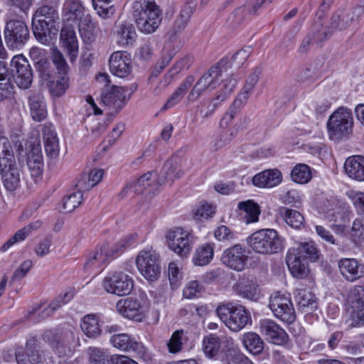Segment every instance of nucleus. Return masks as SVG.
<instances>
[{
  "label": "nucleus",
  "mask_w": 364,
  "mask_h": 364,
  "mask_svg": "<svg viewBox=\"0 0 364 364\" xmlns=\"http://www.w3.org/2000/svg\"><path fill=\"white\" fill-rule=\"evenodd\" d=\"M184 172L178 167L177 164L173 159H168L164 163L159 175L156 176V183H154V188H151V191H158L160 186L171 181H174L176 179L180 178Z\"/></svg>",
  "instance_id": "nucleus-23"
},
{
  "label": "nucleus",
  "mask_w": 364,
  "mask_h": 364,
  "mask_svg": "<svg viewBox=\"0 0 364 364\" xmlns=\"http://www.w3.org/2000/svg\"><path fill=\"white\" fill-rule=\"evenodd\" d=\"M30 114L32 119L36 122H41L47 117V109L42 95L33 94L28 97Z\"/></svg>",
  "instance_id": "nucleus-30"
},
{
  "label": "nucleus",
  "mask_w": 364,
  "mask_h": 364,
  "mask_svg": "<svg viewBox=\"0 0 364 364\" xmlns=\"http://www.w3.org/2000/svg\"><path fill=\"white\" fill-rule=\"evenodd\" d=\"M215 245L205 243L198 246L192 257L194 265L203 267L208 265L213 259Z\"/></svg>",
  "instance_id": "nucleus-32"
},
{
  "label": "nucleus",
  "mask_w": 364,
  "mask_h": 364,
  "mask_svg": "<svg viewBox=\"0 0 364 364\" xmlns=\"http://www.w3.org/2000/svg\"><path fill=\"white\" fill-rule=\"evenodd\" d=\"M78 28L80 34L85 43H91L96 38L95 25L91 16H85L79 21Z\"/></svg>",
  "instance_id": "nucleus-41"
},
{
  "label": "nucleus",
  "mask_w": 364,
  "mask_h": 364,
  "mask_svg": "<svg viewBox=\"0 0 364 364\" xmlns=\"http://www.w3.org/2000/svg\"><path fill=\"white\" fill-rule=\"evenodd\" d=\"M203 291V286L198 281H191L183 289V296L188 299L198 296Z\"/></svg>",
  "instance_id": "nucleus-62"
},
{
  "label": "nucleus",
  "mask_w": 364,
  "mask_h": 364,
  "mask_svg": "<svg viewBox=\"0 0 364 364\" xmlns=\"http://www.w3.org/2000/svg\"><path fill=\"white\" fill-rule=\"evenodd\" d=\"M224 65V60H222L205 72L193 85L187 96V100L189 102H195L205 91L216 89L222 77Z\"/></svg>",
  "instance_id": "nucleus-7"
},
{
  "label": "nucleus",
  "mask_w": 364,
  "mask_h": 364,
  "mask_svg": "<svg viewBox=\"0 0 364 364\" xmlns=\"http://www.w3.org/2000/svg\"><path fill=\"white\" fill-rule=\"evenodd\" d=\"M114 33L117 35V42L121 46L132 45L136 41V33L130 23L122 22L116 24Z\"/></svg>",
  "instance_id": "nucleus-31"
},
{
  "label": "nucleus",
  "mask_w": 364,
  "mask_h": 364,
  "mask_svg": "<svg viewBox=\"0 0 364 364\" xmlns=\"http://www.w3.org/2000/svg\"><path fill=\"white\" fill-rule=\"evenodd\" d=\"M269 307L275 317L283 322L291 323L295 321V310L289 295L279 292L269 298Z\"/></svg>",
  "instance_id": "nucleus-11"
},
{
  "label": "nucleus",
  "mask_w": 364,
  "mask_h": 364,
  "mask_svg": "<svg viewBox=\"0 0 364 364\" xmlns=\"http://www.w3.org/2000/svg\"><path fill=\"white\" fill-rule=\"evenodd\" d=\"M341 275L353 282L364 277V264L353 258H342L338 263Z\"/></svg>",
  "instance_id": "nucleus-20"
},
{
  "label": "nucleus",
  "mask_w": 364,
  "mask_h": 364,
  "mask_svg": "<svg viewBox=\"0 0 364 364\" xmlns=\"http://www.w3.org/2000/svg\"><path fill=\"white\" fill-rule=\"evenodd\" d=\"M42 223L40 220L31 223L27 226L18 230L11 238H9L0 248L1 251L6 252L14 244L23 241L26 237L35 230L41 228Z\"/></svg>",
  "instance_id": "nucleus-36"
},
{
  "label": "nucleus",
  "mask_w": 364,
  "mask_h": 364,
  "mask_svg": "<svg viewBox=\"0 0 364 364\" xmlns=\"http://www.w3.org/2000/svg\"><path fill=\"white\" fill-rule=\"evenodd\" d=\"M291 249L296 250L295 252L301 255L304 259H309L314 262H317L321 256L319 250L313 241L299 242L296 247H293Z\"/></svg>",
  "instance_id": "nucleus-39"
},
{
  "label": "nucleus",
  "mask_w": 364,
  "mask_h": 364,
  "mask_svg": "<svg viewBox=\"0 0 364 364\" xmlns=\"http://www.w3.org/2000/svg\"><path fill=\"white\" fill-rule=\"evenodd\" d=\"M89 361L90 364H110L112 356L107 350L97 347H90L87 349Z\"/></svg>",
  "instance_id": "nucleus-48"
},
{
  "label": "nucleus",
  "mask_w": 364,
  "mask_h": 364,
  "mask_svg": "<svg viewBox=\"0 0 364 364\" xmlns=\"http://www.w3.org/2000/svg\"><path fill=\"white\" fill-rule=\"evenodd\" d=\"M116 308L124 317L138 321L142 319V307L136 299L128 297L120 299L117 303Z\"/></svg>",
  "instance_id": "nucleus-27"
},
{
  "label": "nucleus",
  "mask_w": 364,
  "mask_h": 364,
  "mask_svg": "<svg viewBox=\"0 0 364 364\" xmlns=\"http://www.w3.org/2000/svg\"><path fill=\"white\" fill-rule=\"evenodd\" d=\"M240 295L251 301H257L259 298L258 286L252 282L248 284L240 283L237 287Z\"/></svg>",
  "instance_id": "nucleus-50"
},
{
  "label": "nucleus",
  "mask_w": 364,
  "mask_h": 364,
  "mask_svg": "<svg viewBox=\"0 0 364 364\" xmlns=\"http://www.w3.org/2000/svg\"><path fill=\"white\" fill-rule=\"evenodd\" d=\"M252 52V48L251 46H247L239 50L230 58V65L235 68H240L246 62Z\"/></svg>",
  "instance_id": "nucleus-53"
},
{
  "label": "nucleus",
  "mask_w": 364,
  "mask_h": 364,
  "mask_svg": "<svg viewBox=\"0 0 364 364\" xmlns=\"http://www.w3.org/2000/svg\"><path fill=\"white\" fill-rule=\"evenodd\" d=\"M215 239L220 242H229L235 238V233L227 226L220 225L214 230Z\"/></svg>",
  "instance_id": "nucleus-58"
},
{
  "label": "nucleus",
  "mask_w": 364,
  "mask_h": 364,
  "mask_svg": "<svg viewBox=\"0 0 364 364\" xmlns=\"http://www.w3.org/2000/svg\"><path fill=\"white\" fill-rule=\"evenodd\" d=\"M26 164L32 177L40 176L43 171V159L39 144H31L26 154Z\"/></svg>",
  "instance_id": "nucleus-25"
},
{
  "label": "nucleus",
  "mask_w": 364,
  "mask_h": 364,
  "mask_svg": "<svg viewBox=\"0 0 364 364\" xmlns=\"http://www.w3.org/2000/svg\"><path fill=\"white\" fill-rule=\"evenodd\" d=\"M215 313L225 325L234 332L241 331L252 322L250 313L240 304L233 303L220 304Z\"/></svg>",
  "instance_id": "nucleus-3"
},
{
  "label": "nucleus",
  "mask_w": 364,
  "mask_h": 364,
  "mask_svg": "<svg viewBox=\"0 0 364 364\" xmlns=\"http://www.w3.org/2000/svg\"><path fill=\"white\" fill-rule=\"evenodd\" d=\"M156 172L149 171L134 181L129 182L121 191L119 196L121 198L125 197L129 192L137 194H154L156 191H151V188H154L156 183Z\"/></svg>",
  "instance_id": "nucleus-16"
},
{
  "label": "nucleus",
  "mask_w": 364,
  "mask_h": 364,
  "mask_svg": "<svg viewBox=\"0 0 364 364\" xmlns=\"http://www.w3.org/2000/svg\"><path fill=\"white\" fill-rule=\"evenodd\" d=\"M33 265L31 260L28 259L21 263L19 267H18L14 272L11 282H14L23 278L28 272L30 270Z\"/></svg>",
  "instance_id": "nucleus-64"
},
{
  "label": "nucleus",
  "mask_w": 364,
  "mask_h": 364,
  "mask_svg": "<svg viewBox=\"0 0 364 364\" xmlns=\"http://www.w3.org/2000/svg\"><path fill=\"white\" fill-rule=\"evenodd\" d=\"M168 247L181 257H186L191 250L190 232L181 228L169 230L166 234Z\"/></svg>",
  "instance_id": "nucleus-13"
},
{
  "label": "nucleus",
  "mask_w": 364,
  "mask_h": 364,
  "mask_svg": "<svg viewBox=\"0 0 364 364\" xmlns=\"http://www.w3.org/2000/svg\"><path fill=\"white\" fill-rule=\"evenodd\" d=\"M5 43L12 50H20L30 38L28 26L23 19L8 18L4 30Z\"/></svg>",
  "instance_id": "nucleus-6"
},
{
  "label": "nucleus",
  "mask_w": 364,
  "mask_h": 364,
  "mask_svg": "<svg viewBox=\"0 0 364 364\" xmlns=\"http://www.w3.org/2000/svg\"><path fill=\"white\" fill-rule=\"evenodd\" d=\"M82 193L74 192L65 196L63 200V210L64 213H70L78 207L82 201Z\"/></svg>",
  "instance_id": "nucleus-52"
},
{
  "label": "nucleus",
  "mask_w": 364,
  "mask_h": 364,
  "mask_svg": "<svg viewBox=\"0 0 364 364\" xmlns=\"http://www.w3.org/2000/svg\"><path fill=\"white\" fill-rule=\"evenodd\" d=\"M294 299L300 310L311 312L317 308L315 295L306 289H296Z\"/></svg>",
  "instance_id": "nucleus-33"
},
{
  "label": "nucleus",
  "mask_w": 364,
  "mask_h": 364,
  "mask_svg": "<svg viewBox=\"0 0 364 364\" xmlns=\"http://www.w3.org/2000/svg\"><path fill=\"white\" fill-rule=\"evenodd\" d=\"M57 1H49L38 7L33 15L32 31L36 39L43 45L55 39L60 26Z\"/></svg>",
  "instance_id": "nucleus-1"
},
{
  "label": "nucleus",
  "mask_w": 364,
  "mask_h": 364,
  "mask_svg": "<svg viewBox=\"0 0 364 364\" xmlns=\"http://www.w3.org/2000/svg\"><path fill=\"white\" fill-rule=\"evenodd\" d=\"M80 327L83 333L89 338H95L102 333L98 317L95 314H88L83 317Z\"/></svg>",
  "instance_id": "nucleus-38"
},
{
  "label": "nucleus",
  "mask_w": 364,
  "mask_h": 364,
  "mask_svg": "<svg viewBox=\"0 0 364 364\" xmlns=\"http://www.w3.org/2000/svg\"><path fill=\"white\" fill-rule=\"evenodd\" d=\"M242 343L245 348L254 355L260 354L264 349V341L255 332H247L242 336Z\"/></svg>",
  "instance_id": "nucleus-42"
},
{
  "label": "nucleus",
  "mask_w": 364,
  "mask_h": 364,
  "mask_svg": "<svg viewBox=\"0 0 364 364\" xmlns=\"http://www.w3.org/2000/svg\"><path fill=\"white\" fill-rule=\"evenodd\" d=\"M136 264L140 273L148 281L155 282L160 277L161 259L155 251H141L136 258Z\"/></svg>",
  "instance_id": "nucleus-9"
},
{
  "label": "nucleus",
  "mask_w": 364,
  "mask_h": 364,
  "mask_svg": "<svg viewBox=\"0 0 364 364\" xmlns=\"http://www.w3.org/2000/svg\"><path fill=\"white\" fill-rule=\"evenodd\" d=\"M26 349L31 364H55L53 357L40 348L39 341L36 336L27 339Z\"/></svg>",
  "instance_id": "nucleus-22"
},
{
  "label": "nucleus",
  "mask_w": 364,
  "mask_h": 364,
  "mask_svg": "<svg viewBox=\"0 0 364 364\" xmlns=\"http://www.w3.org/2000/svg\"><path fill=\"white\" fill-rule=\"evenodd\" d=\"M248 245L257 253L276 254L282 249V240L274 229H261L249 236Z\"/></svg>",
  "instance_id": "nucleus-5"
},
{
  "label": "nucleus",
  "mask_w": 364,
  "mask_h": 364,
  "mask_svg": "<svg viewBox=\"0 0 364 364\" xmlns=\"http://www.w3.org/2000/svg\"><path fill=\"white\" fill-rule=\"evenodd\" d=\"M189 17L190 16L188 14H184L182 13L181 14L180 16L175 21L172 31L173 33L170 36L171 40H175L177 35L186 27L189 21Z\"/></svg>",
  "instance_id": "nucleus-59"
},
{
  "label": "nucleus",
  "mask_w": 364,
  "mask_h": 364,
  "mask_svg": "<svg viewBox=\"0 0 364 364\" xmlns=\"http://www.w3.org/2000/svg\"><path fill=\"white\" fill-rule=\"evenodd\" d=\"M265 173V184L267 188H272L279 184L282 179V173L278 169L264 171Z\"/></svg>",
  "instance_id": "nucleus-57"
},
{
  "label": "nucleus",
  "mask_w": 364,
  "mask_h": 364,
  "mask_svg": "<svg viewBox=\"0 0 364 364\" xmlns=\"http://www.w3.org/2000/svg\"><path fill=\"white\" fill-rule=\"evenodd\" d=\"M243 355L238 348H230V349L225 350L222 362L223 364H237Z\"/></svg>",
  "instance_id": "nucleus-60"
},
{
  "label": "nucleus",
  "mask_w": 364,
  "mask_h": 364,
  "mask_svg": "<svg viewBox=\"0 0 364 364\" xmlns=\"http://www.w3.org/2000/svg\"><path fill=\"white\" fill-rule=\"evenodd\" d=\"M220 346L221 341L215 334H210L203 338V350L209 358H213L218 354Z\"/></svg>",
  "instance_id": "nucleus-45"
},
{
  "label": "nucleus",
  "mask_w": 364,
  "mask_h": 364,
  "mask_svg": "<svg viewBox=\"0 0 364 364\" xmlns=\"http://www.w3.org/2000/svg\"><path fill=\"white\" fill-rule=\"evenodd\" d=\"M237 85V80L230 75L225 80H223L222 88L216 93L215 96L212 98L208 105L209 111L207 112L204 117H207L210 115L215 109L224 102L228 97L232 93Z\"/></svg>",
  "instance_id": "nucleus-28"
},
{
  "label": "nucleus",
  "mask_w": 364,
  "mask_h": 364,
  "mask_svg": "<svg viewBox=\"0 0 364 364\" xmlns=\"http://www.w3.org/2000/svg\"><path fill=\"white\" fill-rule=\"evenodd\" d=\"M183 331L178 330L173 332L168 343V350L171 353H176L181 350L184 341Z\"/></svg>",
  "instance_id": "nucleus-54"
},
{
  "label": "nucleus",
  "mask_w": 364,
  "mask_h": 364,
  "mask_svg": "<svg viewBox=\"0 0 364 364\" xmlns=\"http://www.w3.org/2000/svg\"><path fill=\"white\" fill-rule=\"evenodd\" d=\"M347 302L353 309L352 315L364 307V288L359 285L351 288L348 292Z\"/></svg>",
  "instance_id": "nucleus-44"
},
{
  "label": "nucleus",
  "mask_w": 364,
  "mask_h": 364,
  "mask_svg": "<svg viewBox=\"0 0 364 364\" xmlns=\"http://www.w3.org/2000/svg\"><path fill=\"white\" fill-rule=\"evenodd\" d=\"M279 215L286 223L294 229H300L304 223V216L297 210L286 207L279 208Z\"/></svg>",
  "instance_id": "nucleus-43"
},
{
  "label": "nucleus",
  "mask_w": 364,
  "mask_h": 364,
  "mask_svg": "<svg viewBox=\"0 0 364 364\" xmlns=\"http://www.w3.org/2000/svg\"><path fill=\"white\" fill-rule=\"evenodd\" d=\"M60 79L52 82L50 91L55 96H62L69 87V77L67 75H59Z\"/></svg>",
  "instance_id": "nucleus-55"
},
{
  "label": "nucleus",
  "mask_w": 364,
  "mask_h": 364,
  "mask_svg": "<svg viewBox=\"0 0 364 364\" xmlns=\"http://www.w3.org/2000/svg\"><path fill=\"white\" fill-rule=\"evenodd\" d=\"M333 28H331V24L329 26H323L321 22H318L314 25L309 33L316 43L321 45L333 35Z\"/></svg>",
  "instance_id": "nucleus-46"
},
{
  "label": "nucleus",
  "mask_w": 364,
  "mask_h": 364,
  "mask_svg": "<svg viewBox=\"0 0 364 364\" xmlns=\"http://www.w3.org/2000/svg\"><path fill=\"white\" fill-rule=\"evenodd\" d=\"M194 80L195 78L193 75H188L167 100L163 109H170L179 103L194 82Z\"/></svg>",
  "instance_id": "nucleus-35"
},
{
  "label": "nucleus",
  "mask_w": 364,
  "mask_h": 364,
  "mask_svg": "<svg viewBox=\"0 0 364 364\" xmlns=\"http://www.w3.org/2000/svg\"><path fill=\"white\" fill-rule=\"evenodd\" d=\"M0 176L2 183L9 191H14L20 186V168L15 157L2 159L0 161Z\"/></svg>",
  "instance_id": "nucleus-15"
},
{
  "label": "nucleus",
  "mask_w": 364,
  "mask_h": 364,
  "mask_svg": "<svg viewBox=\"0 0 364 364\" xmlns=\"http://www.w3.org/2000/svg\"><path fill=\"white\" fill-rule=\"evenodd\" d=\"M42 338L53 349H58L63 347L70 339L73 338V332L68 328H59L45 331Z\"/></svg>",
  "instance_id": "nucleus-26"
},
{
  "label": "nucleus",
  "mask_w": 364,
  "mask_h": 364,
  "mask_svg": "<svg viewBox=\"0 0 364 364\" xmlns=\"http://www.w3.org/2000/svg\"><path fill=\"white\" fill-rule=\"evenodd\" d=\"M364 12L363 5L338 9L330 18L331 28L333 30L345 31L355 28Z\"/></svg>",
  "instance_id": "nucleus-8"
},
{
  "label": "nucleus",
  "mask_w": 364,
  "mask_h": 364,
  "mask_svg": "<svg viewBox=\"0 0 364 364\" xmlns=\"http://www.w3.org/2000/svg\"><path fill=\"white\" fill-rule=\"evenodd\" d=\"M52 61L55 66L58 74L59 75L68 76V75L70 70V68L65 59V57L58 49H55L53 51Z\"/></svg>",
  "instance_id": "nucleus-51"
},
{
  "label": "nucleus",
  "mask_w": 364,
  "mask_h": 364,
  "mask_svg": "<svg viewBox=\"0 0 364 364\" xmlns=\"http://www.w3.org/2000/svg\"><path fill=\"white\" fill-rule=\"evenodd\" d=\"M344 171L346 175L358 182L364 181V156L354 155L346 159L344 163Z\"/></svg>",
  "instance_id": "nucleus-29"
},
{
  "label": "nucleus",
  "mask_w": 364,
  "mask_h": 364,
  "mask_svg": "<svg viewBox=\"0 0 364 364\" xmlns=\"http://www.w3.org/2000/svg\"><path fill=\"white\" fill-rule=\"evenodd\" d=\"M110 342L114 347L124 351H138L143 347L141 343L136 342L127 333L113 335L110 338Z\"/></svg>",
  "instance_id": "nucleus-34"
},
{
  "label": "nucleus",
  "mask_w": 364,
  "mask_h": 364,
  "mask_svg": "<svg viewBox=\"0 0 364 364\" xmlns=\"http://www.w3.org/2000/svg\"><path fill=\"white\" fill-rule=\"evenodd\" d=\"M110 4L111 3H102L100 4L95 3V4H93V7L100 17L108 18L112 16L115 11V9Z\"/></svg>",
  "instance_id": "nucleus-63"
},
{
  "label": "nucleus",
  "mask_w": 364,
  "mask_h": 364,
  "mask_svg": "<svg viewBox=\"0 0 364 364\" xmlns=\"http://www.w3.org/2000/svg\"><path fill=\"white\" fill-rule=\"evenodd\" d=\"M15 86L9 70L0 77V101L11 99L14 94Z\"/></svg>",
  "instance_id": "nucleus-47"
},
{
  "label": "nucleus",
  "mask_w": 364,
  "mask_h": 364,
  "mask_svg": "<svg viewBox=\"0 0 364 364\" xmlns=\"http://www.w3.org/2000/svg\"><path fill=\"white\" fill-rule=\"evenodd\" d=\"M247 260L245 248L239 244L226 249L221 256L224 265L237 272L245 269Z\"/></svg>",
  "instance_id": "nucleus-17"
},
{
  "label": "nucleus",
  "mask_w": 364,
  "mask_h": 364,
  "mask_svg": "<svg viewBox=\"0 0 364 364\" xmlns=\"http://www.w3.org/2000/svg\"><path fill=\"white\" fill-rule=\"evenodd\" d=\"M295 251L291 249L289 250L286 257V262L292 276L302 279L307 277L309 272L308 263L304 258L301 257V255Z\"/></svg>",
  "instance_id": "nucleus-24"
},
{
  "label": "nucleus",
  "mask_w": 364,
  "mask_h": 364,
  "mask_svg": "<svg viewBox=\"0 0 364 364\" xmlns=\"http://www.w3.org/2000/svg\"><path fill=\"white\" fill-rule=\"evenodd\" d=\"M259 330L266 340L273 344L283 346L289 341V338L287 333L274 321L261 320Z\"/></svg>",
  "instance_id": "nucleus-18"
},
{
  "label": "nucleus",
  "mask_w": 364,
  "mask_h": 364,
  "mask_svg": "<svg viewBox=\"0 0 364 364\" xmlns=\"http://www.w3.org/2000/svg\"><path fill=\"white\" fill-rule=\"evenodd\" d=\"M241 213L242 218L246 224L255 223L258 221L260 214L259 206L257 203L251 200L240 202L237 205Z\"/></svg>",
  "instance_id": "nucleus-37"
},
{
  "label": "nucleus",
  "mask_w": 364,
  "mask_h": 364,
  "mask_svg": "<svg viewBox=\"0 0 364 364\" xmlns=\"http://www.w3.org/2000/svg\"><path fill=\"white\" fill-rule=\"evenodd\" d=\"M131 14L139 31L145 34L154 33L162 21V11L154 0H134Z\"/></svg>",
  "instance_id": "nucleus-2"
},
{
  "label": "nucleus",
  "mask_w": 364,
  "mask_h": 364,
  "mask_svg": "<svg viewBox=\"0 0 364 364\" xmlns=\"http://www.w3.org/2000/svg\"><path fill=\"white\" fill-rule=\"evenodd\" d=\"M127 90V89L124 87L106 85L101 93V100L109 108L112 114L119 113L127 104L128 101L125 95Z\"/></svg>",
  "instance_id": "nucleus-14"
},
{
  "label": "nucleus",
  "mask_w": 364,
  "mask_h": 364,
  "mask_svg": "<svg viewBox=\"0 0 364 364\" xmlns=\"http://www.w3.org/2000/svg\"><path fill=\"white\" fill-rule=\"evenodd\" d=\"M136 234H130L122 238L113 247V252L118 253L122 252L127 248L133 246L136 242Z\"/></svg>",
  "instance_id": "nucleus-61"
},
{
  "label": "nucleus",
  "mask_w": 364,
  "mask_h": 364,
  "mask_svg": "<svg viewBox=\"0 0 364 364\" xmlns=\"http://www.w3.org/2000/svg\"><path fill=\"white\" fill-rule=\"evenodd\" d=\"M353 117L350 109L341 107L328 118L327 129L329 138L336 141L348 139L353 133Z\"/></svg>",
  "instance_id": "nucleus-4"
},
{
  "label": "nucleus",
  "mask_w": 364,
  "mask_h": 364,
  "mask_svg": "<svg viewBox=\"0 0 364 364\" xmlns=\"http://www.w3.org/2000/svg\"><path fill=\"white\" fill-rule=\"evenodd\" d=\"M10 75L19 88L31 87L33 74L28 60L23 55L14 56L10 63Z\"/></svg>",
  "instance_id": "nucleus-10"
},
{
  "label": "nucleus",
  "mask_w": 364,
  "mask_h": 364,
  "mask_svg": "<svg viewBox=\"0 0 364 364\" xmlns=\"http://www.w3.org/2000/svg\"><path fill=\"white\" fill-rule=\"evenodd\" d=\"M291 177L292 181L297 183H306L312 177L311 168L305 164H299L292 169Z\"/></svg>",
  "instance_id": "nucleus-49"
},
{
  "label": "nucleus",
  "mask_w": 364,
  "mask_h": 364,
  "mask_svg": "<svg viewBox=\"0 0 364 364\" xmlns=\"http://www.w3.org/2000/svg\"><path fill=\"white\" fill-rule=\"evenodd\" d=\"M84 6L80 0H65L63 14L70 20H80L84 16Z\"/></svg>",
  "instance_id": "nucleus-40"
},
{
  "label": "nucleus",
  "mask_w": 364,
  "mask_h": 364,
  "mask_svg": "<svg viewBox=\"0 0 364 364\" xmlns=\"http://www.w3.org/2000/svg\"><path fill=\"white\" fill-rule=\"evenodd\" d=\"M9 157H14L12 146L8 138L0 132V161Z\"/></svg>",
  "instance_id": "nucleus-56"
},
{
  "label": "nucleus",
  "mask_w": 364,
  "mask_h": 364,
  "mask_svg": "<svg viewBox=\"0 0 364 364\" xmlns=\"http://www.w3.org/2000/svg\"><path fill=\"white\" fill-rule=\"evenodd\" d=\"M104 289L109 293L118 296L129 294L134 287L133 280L122 272H110L102 283Z\"/></svg>",
  "instance_id": "nucleus-12"
},
{
  "label": "nucleus",
  "mask_w": 364,
  "mask_h": 364,
  "mask_svg": "<svg viewBox=\"0 0 364 364\" xmlns=\"http://www.w3.org/2000/svg\"><path fill=\"white\" fill-rule=\"evenodd\" d=\"M60 42L62 47L66 50L70 62H75L78 55V41L73 27L65 26L61 28Z\"/></svg>",
  "instance_id": "nucleus-21"
},
{
  "label": "nucleus",
  "mask_w": 364,
  "mask_h": 364,
  "mask_svg": "<svg viewBox=\"0 0 364 364\" xmlns=\"http://www.w3.org/2000/svg\"><path fill=\"white\" fill-rule=\"evenodd\" d=\"M111 73L119 77L128 76L132 70V61L129 53L126 51H117L109 58Z\"/></svg>",
  "instance_id": "nucleus-19"
}]
</instances>
